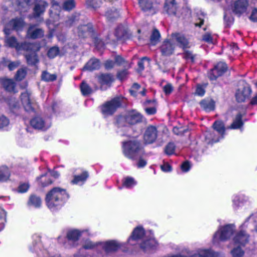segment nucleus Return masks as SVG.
I'll return each instance as SVG.
<instances>
[{"label":"nucleus","instance_id":"obj_1","mask_svg":"<svg viewBox=\"0 0 257 257\" xmlns=\"http://www.w3.org/2000/svg\"><path fill=\"white\" fill-rule=\"evenodd\" d=\"M68 198L69 195L65 189L55 187L47 194L45 199L48 207L51 210H55L62 206Z\"/></svg>","mask_w":257,"mask_h":257},{"label":"nucleus","instance_id":"obj_2","mask_svg":"<svg viewBox=\"0 0 257 257\" xmlns=\"http://www.w3.org/2000/svg\"><path fill=\"white\" fill-rule=\"evenodd\" d=\"M214 131L212 133L207 132L205 134V139L208 144L216 143L222 139L225 133V126L220 120L215 121L213 125Z\"/></svg>","mask_w":257,"mask_h":257},{"label":"nucleus","instance_id":"obj_3","mask_svg":"<svg viewBox=\"0 0 257 257\" xmlns=\"http://www.w3.org/2000/svg\"><path fill=\"white\" fill-rule=\"evenodd\" d=\"M123 153L125 157L134 159L141 152L142 146L136 140H130L123 143Z\"/></svg>","mask_w":257,"mask_h":257},{"label":"nucleus","instance_id":"obj_4","mask_svg":"<svg viewBox=\"0 0 257 257\" xmlns=\"http://www.w3.org/2000/svg\"><path fill=\"white\" fill-rule=\"evenodd\" d=\"M235 229V226L233 224H227L220 227L214 234L213 243L218 244L220 241L227 240L233 234Z\"/></svg>","mask_w":257,"mask_h":257},{"label":"nucleus","instance_id":"obj_5","mask_svg":"<svg viewBox=\"0 0 257 257\" xmlns=\"http://www.w3.org/2000/svg\"><path fill=\"white\" fill-rule=\"evenodd\" d=\"M142 115L135 111L128 112L125 116H119L117 117L116 122L118 126H123L126 124H135L142 121Z\"/></svg>","mask_w":257,"mask_h":257},{"label":"nucleus","instance_id":"obj_6","mask_svg":"<svg viewBox=\"0 0 257 257\" xmlns=\"http://www.w3.org/2000/svg\"><path fill=\"white\" fill-rule=\"evenodd\" d=\"M123 101L122 97H116L104 104L101 107V111L105 115L112 114L116 109L120 107Z\"/></svg>","mask_w":257,"mask_h":257},{"label":"nucleus","instance_id":"obj_7","mask_svg":"<svg viewBox=\"0 0 257 257\" xmlns=\"http://www.w3.org/2000/svg\"><path fill=\"white\" fill-rule=\"evenodd\" d=\"M251 93V89L249 85L244 81H241L235 93L236 99L238 102H244L249 98Z\"/></svg>","mask_w":257,"mask_h":257},{"label":"nucleus","instance_id":"obj_8","mask_svg":"<svg viewBox=\"0 0 257 257\" xmlns=\"http://www.w3.org/2000/svg\"><path fill=\"white\" fill-rule=\"evenodd\" d=\"M30 123L35 129L46 131L51 126V121L49 117L38 116L32 119Z\"/></svg>","mask_w":257,"mask_h":257},{"label":"nucleus","instance_id":"obj_9","mask_svg":"<svg viewBox=\"0 0 257 257\" xmlns=\"http://www.w3.org/2000/svg\"><path fill=\"white\" fill-rule=\"evenodd\" d=\"M5 45L11 48H14L18 51L21 50H27L30 48H32V43L26 42L19 43L14 37H7L5 39Z\"/></svg>","mask_w":257,"mask_h":257},{"label":"nucleus","instance_id":"obj_10","mask_svg":"<svg viewBox=\"0 0 257 257\" xmlns=\"http://www.w3.org/2000/svg\"><path fill=\"white\" fill-rule=\"evenodd\" d=\"M249 6L248 0H237L232 4V12L235 14L240 16L246 12Z\"/></svg>","mask_w":257,"mask_h":257},{"label":"nucleus","instance_id":"obj_11","mask_svg":"<svg viewBox=\"0 0 257 257\" xmlns=\"http://www.w3.org/2000/svg\"><path fill=\"white\" fill-rule=\"evenodd\" d=\"M158 131L157 128L154 126H148L145 131L144 139L147 144H152L157 139Z\"/></svg>","mask_w":257,"mask_h":257},{"label":"nucleus","instance_id":"obj_12","mask_svg":"<svg viewBox=\"0 0 257 257\" xmlns=\"http://www.w3.org/2000/svg\"><path fill=\"white\" fill-rule=\"evenodd\" d=\"M145 230L141 227H137L133 231L132 235L127 240L128 243L131 245H135L139 240L145 237Z\"/></svg>","mask_w":257,"mask_h":257},{"label":"nucleus","instance_id":"obj_13","mask_svg":"<svg viewBox=\"0 0 257 257\" xmlns=\"http://www.w3.org/2000/svg\"><path fill=\"white\" fill-rule=\"evenodd\" d=\"M164 11L169 15L180 17L181 15L177 10V6L175 0H166Z\"/></svg>","mask_w":257,"mask_h":257},{"label":"nucleus","instance_id":"obj_14","mask_svg":"<svg viewBox=\"0 0 257 257\" xmlns=\"http://www.w3.org/2000/svg\"><path fill=\"white\" fill-rule=\"evenodd\" d=\"M106 252L115 251L120 248L124 245V243H120L116 240H110L104 242H98Z\"/></svg>","mask_w":257,"mask_h":257},{"label":"nucleus","instance_id":"obj_15","mask_svg":"<svg viewBox=\"0 0 257 257\" xmlns=\"http://www.w3.org/2000/svg\"><path fill=\"white\" fill-rule=\"evenodd\" d=\"M171 37L172 41L176 42L178 45L183 49L190 48L191 46L188 40L185 36L182 34L173 33L171 35Z\"/></svg>","mask_w":257,"mask_h":257},{"label":"nucleus","instance_id":"obj_16","mask_svg":"<svg viewBox=\"0 0 257 257\" xmlns=\"http://www.w3.org/2000/svg\"><path fill=\"white\" fill-rule=\"evenodd\" d=\"M227 69V66L225 63H218L209 74L210 80H215L216 78L221 75Z\"/></svg>","mask_w":257,"mask_h":257},{"label":"nucleus","instance_id":"obj_17","mask_svg":"<svg viewBox=\"0 0 257 257\" xmlns=\"http://www.w3.org/2000/svg\"><path fill=\"white\" fill-rule=\"evenodd\" d=\"M31 94L28 91L21 94V100L26 111L30 112L34 110V103L31 99Z\"/></svg>","mask_w":257,"mask_h":257},{"label":"nucleus","instance_id":"obj_18","mask_svg":"<svg viewBox=\"0 0 257 257\" xmlns=\"http://www.w3.org/2000/svg\"><path fill=\"white\" fill-rule=\"evenodd\" d=\"M234 244L238 246L245 245L249 240V235L242 230L237 233L233 239Z\"/></svg>","mask_w":257,"mask_h":257},{"label":"nucleus","instance_id":"obj_19","mask_svg":"<svg viewBox=\"0 0 257 257\" xmlns=\"http://www.w3.org/2000/svg\"><path fill=\"white\" fill-rule=\"evenodd\" d=\"M141 9L144 12L150 11L152 14L156 13L155 0H138Z\"/></svg>","mask_w":257,"mask_h":257},{"label":"nucleus","instance_id":"obj_20","mask_svg":"<svg viewBox=\"0 0 257 257\" xmlns=\"http://www.w3.org/2000/svg\"><path fill=\"white\" fill-rule=\"evenodd\" d=\"M219 254L211 249L199 248L190 257H218Z\"/></svg>","mask_w":257,"mask_h":257},{"label":"nucleus","instance_id":"obj_21","mask_svg":"<svg viewBox=\"0 0 257 257\" xmlns=\"http://www.w3.org/2000/svg\"><path fill=\"white\" fill-rule=\"evenodd\" d=\"M174 48L175 45L173 43L172 39L171 40H167L163 42L161 47V51L162 55L168 56L173 53Z\"/></svg>","mask_w":257,"mask_h":257},{"label":"nucleus","instance_id":"obj_22","mask_svg":"<svg viewBox=\"0 0 257 257\" xmlns=\"http://www.w3.org/2000/svg\"><path fill=\"white\" fill-rule=\"evenodd\" d=\"M44 31L40 28H36L34 26H31L27 31V37L33 39L40 38L44 36Z\"/></svg>","mask_w":257,"mask_h":257},{"label":"nucleus","instance_id":"obj_23","mask_svg":"<svg viewBox=\"0 0 257 257\" xmlns=\"http://www.w3.org/2000/svg\"><path fill=\"white\" fill-rule=\"evenodd\" d=\"M201 107L206 112L212 111L215 108V102L210 98H206L200 102Z\"/></svg>","mask_w":257,"mask_h":257},{"label":"nucleus","instance_id":"obj_24","mask_svg":"<svg viewBox=\"0 0 257 257\" xmlns=\"http://www.w3.org/2000/svg\"><path fill=\"white\" fill-rule=\"evenodd\" d=\"M97 79L101 86H110L114 80L113 76L110 74H101L97 76Z\"/></svg>","mask_w":257,"mask_h":257},{"label":"nucleus","instance_id":"obj_25","mask_svg":"<svg viewBox=\"0 0 257 257\" xmlns=\"http://www.w3.org/2000/svg\"><path fill=\"white\" fill-rule=\"evenodd\" d=\"M32 44L34 45L33 47L31 48H29V49L27 50H30V53L26 54L25 57L28 64L34 65L38 62V58L35 52L36 50L34 49L35 45L34 44ZM36 50H38V49H36Z\"/></svg>","mask_w":257,"mask_h":257},{"label":"nucleus","instance_id":"obj_26","mask_svg":"<svg viewBox=\"0 0 257 257\" xmlns=\"http://www.w3.org/2000/svg\"><path fill=\"white\" fill-rule=\"evenodd\" d=\"M100 63L97 59H91L84 66L83 70L93 71L99 68Z\"/></svg>","mask_w":257,"mask_h":257},{"label":"nucleus","instance_id":"obj_27","mask_svg":"<svg viewBox=\"0 0 257 257\" xmlns=\"http://www.w3.org/2000/svg\"><path fill=\"white\" fill-rule=\"evenodd\" d=\"M243 114L239 113L234 117L232 124L229 126L230 129H240L243 125V122L242 120Z\"/></svg>","mask_w":257,"mask_h":257},{"label":"nucleus","instance_id":"obj_28","mask_svg":"<svg viewBox=\"0 0 257 257\" xmlns=\"http://www.w3.org/2000/svg\"><path fill=\"white\" fill-rule=\"evenodd\" d=\"M87 231V230H82L81 231L77 229L70 230L68 231L67 237L70 240L76 241L82 233Z\"/></svg>","mask_w":257,"mask_h":257},{"label":"nucleus","instance_id":"obj_29","mask_svg":"<svg viewBox=\"0 0 257 257\" xmlns=\"http://www.w3.org/2000/svg\"><path fill=\"white\" fill-rule=\"evenodd\" d=\"M2 82L6 90L14 93L17 91L16 90V84L13 80L5 78L2 80Z\"/></svg>","mask_w":257,"mask_h":257},{"label":"nucleus","instance_id":"obj_30","mask_svg":"<svg viewBox=\"0 0 257 257\" xmlns=\"http://www.w3.org/2000/svg\"><path fill=\"white\" fill-rule=\"evenodd\" d=\"M157 244V241L153 238L150 237L148 239L144 240L143 242L141 244V247L147 251L155 247Z\"/></svg>","mask_w":257,"mask_h":257},{"label":"nucleus","instance_id":"obj_31","mask_svg":"<svg viewBox=\"0 0 257 257\" xmlns=\"http://www.w3.org/2000/svg\"><path fill=\"white\" fill-rule=\"evenodd\" d=\"M25 23L22 18L15 19L11 21L9 26L13 29L17 31L20 30L24 26Z\"/></svg>","mask_w":257,"mask_h":257},{"label":"nucleus","instance_id":"obj_32","mask_svg":"<svg viewBox=\"0 0 257 257\" xmlns=\"http://www.w3.org/2000/svg\"><path fill=\"white\" fill-rule=\"evenodd\" d=\"M48 6L47 3L43 1H39L34 8V14L36 16H39L44 13L46 8Z\"/></svg>","mask_w":257,"mask_h":257},{"label":"nucleus","instance_id":"obj_33","mask_svg":"<svg viewBox=\"0 0 257 257\" xmlns=\"http://www.w3.org/2000/svg\"><path fill=\"white\" fill-rule=\"evenodd\" d=\"M88 177V173L86 171L83 172L79 175H75L71 182L75 184H82Z\"/></svg>","mask_w":257,"mask_h":257},{"label":"nucleus","instance_id":"obj_34","mask_svg":"<svg viewBox=\"0 0 257 257\" xmlns=\"http://www.w3.org/2000/svg\"><path fill=\"white\" fill-rule=\"evenodd\" d=\"M41 204L42 201L40 198L34 195L30 196L28 202V205L29 206H33L35 208L40 207L41 205Z\"/></svg>","mask_w":257,"mask_h":257},{"label":"nucleus","instance_id":"obj_35","mask_svg":"<svg viewBox=\"0 0 257 257\" xmlns=\"http://www.w3.org/2000/svg\"><path fill=\"white\" fill-rule=\"evenodd\" d=\"M10 173L9 169L7 167H0V182H5L10 177Z\"/></svg>","mask_w":257,"mask_h":257},{"label":"nucleus","instance_id":"obj_36","mask_svg":"<svg viewBox=\"0 0 257 257\" xmlns=\"http://www.w3.org/2000/svg\"><path fill=\"white\" fill-rule=\"evenodd\" d=\"M76 31L79 37H84L87 33L91 32V29L88 25H82L77 28Z\"/></svg>","mask_w":257,"mask_h":257},{"label":"nucleus","instance_id":"obj_37","mask_svg":"<svg viewBox=\"0 0 257 257\" xmlns=\"http://www.w3.org/2000/svg\"><path fill=\"white\" fill-rule=\"evenodd\" d=\"M137 182L133 178L127 177L123 179L122 185L123 187L130 189L135 186Z\"/></svg>","mask_w":257,"mask_h":257},{"label":"nucleus","instance_id":"obj_38","mask_svg":"<svg viewBox=\"0 0 257 257\" xmlns=\"http://www.w3.org/2000/svg\"><path fill=\"white\" fill-rule=\"evenodd\" d=\"M126 31L122 26H119L116 29L115 35L118 39L124 38L126 35Z\"/></svg>","mask_w":257,"mask_h":257},{"label":"nucleus","instance_id":"obj_39","mask_svg":"<svg viewBox=\"0 0 257 257\" xmlns=\"http://www.w3.org/2000/svg\"><path fill=\"white\" fill-rule=\"evenodd\" d=\"M106 17L109 20H112L118 18L119 16V12L115 9L108 10L106 13Z\"/></svg>","mask_w":257,"mask_h":257},{"label":"nucleus","instance_id":"obj_40","mask_svg":"<svg viewBox=\"0 0 257 257\" xmlns=\"http://www.w3.org/2000/svg\"><path fill=\"white\" fill-rule=\"evenodd\" d=\"M81 93L83 95H87L92 92L91 88L85 82H82L80 85Z\"/></svg>","mask_w":257,"mask_h":257},{"label":"nucleus","instance_id":"obj_41","mask_svg":"<svg viewBox=\"0 0 257 257\" xmlns=\"http://www.w3.org/2000/svg\"><path fill=\"white\" fill-rule=\"evenodd\" d=\"M160 38V34L159 32L157 30L155 29L151 36V43L153 45H156L159 41Z\"/></svg>","mask_w":257,"mask_h":257},{"label":"nucleus","instance_id":"obj_42","mask_svg":"<svg viewBox=\"0 0 257 257\" xmlns=\"http://www.w3.org/2000/svg\"><path fill=\"white\" fill-rule=\"evenodd\" d=\"M42 79L45 81H52L56 79V75L44 71L42 74Z\"/></svg>","mask_w":257,"mask_h":257},{"label":"nucleus","instance_id":"obj_43","mask_svg":"<svg viewBox=\"0 0 257 257\" xmlns=\"http://www.w3.org/2000/svg\"><path fill=\"white\" fill-rule=\"evenodd\" d=\"M6 222V212L2 208H0V231L5 227Z\"/></svg>","mask_w":257,"mask_h":257},{"label":"nucleus","instance_id":"obj_44","mask_svg":"<svg viewBox=\"0 0 257 257\" xmlns=\"http://www.w3.org/2000/svg\"><path fill=\"white\" fill-rule=\"evenodd\" d=\"M3 63H4L5 65H8L9 69L10 71H12L15 69L17 67H18L20 64L19 62H11L10 61L5 59H4Z\"/></svg>","mask_w":257,"mask_h":257},{"label":"nucleus","instance_id":"obj_45","mask_svg":"<svg viewBox=\"0 0 257 257\" xmlns=\"http://www.w3.org/2000/svg\"><path fill=\"white\" fill-rule=\"evenodd\" d=\"M75 6L74 0H67L65 1L63 6V9L66 11H70Z\"/></svg>","mask_w":257,"mask_h":257},{"label":"nucleus","instance_id":"obj_46","mask_svg":"<svg viewBox=\"0 0 257 257\" xmlns=\"http://www.w3.org/2000/svg\"><path fill=\"white\" fill-rule=\"evenodd\" d=\"M38 179L39 183L43 187L47 186L52 183V181L50 179H48L46 181V176L45 174L41 175L40 178H38Z\"/></svg>","mask_w":257,"mask_h":257},{"label":"nucleus","instance_id":"obj_47","mask_svg":"<svg viewBox=\"0 0 257 257\" xmlns=\"http://www.w3.org/2000/svg\"><path fill=\"white\" fill-rule=\"evenodd\" d=\"M59 53V48L57 47H53L49 50L47 55L49 58H54L58 55Z\"/></svg>","mask_w":257,"mask_h":257},{"label":"nucleus","instance_id":"obj_48","mask_svg":"<svg viewBox=\"0 0 257 257\" xmlns=\"http://www.w3.org/2000/svg\"><path fill=\"white\" fill-rule=\"evenodd\" d=\"M250 221V222H257V212L254 214L250 215L245 221L244 223L241 225V227H244L247 226V222Z\"/></svg>","mask_w":257,"mask_h":257},{"label":"nucleus","instance_id":"obj_49","mask_svg":"<svg viewBox=\"0 0 257 257\" xmlns=\"http://www.w3.org/2000/svg\"><path fill=\"white\" fill-rule=\"evenodd\" d=\"M175 146L172 143H169L165 149V152L168 155H172L174 153Z\"/></svg>","mask_w":257,"mask_h":257},{"label":"nucleus","instance_id":"obj_50","mask_svg":"<svg viewBox=\"0 0 257 257\" xmlns=\"http://www.w3.org/2000/svg\"><path fill=\"white\" fill-rule=\"evenodd\" d=\"M26 75V70L22 68V69H19L17 71V73L15 75V78L17 80L20 81V80H22L23 78H24Z\"/></svg>","mask_w":257,"mask_h":257},{"label":"nucleus","instance_id":"obj_51","mask_svg":"<svg viewBox=\"0 0 257 257\" xmlns=\"http://www.w3.org/2000/svg\"><path fill=\"white\" fill-rule=\"evenodd\" d=\"M231 252L233 257H242L244 254V251L240 247L234 248Z\"/></svg>","mask_w":257,"mask_h":257},{"label":"nucleus","instance_id":"obj_52","mask_svg":"<svg viewBox=\"0 0 257 257\" xmlns=\"http://www.w3.org/2000/svg\"><path fill=\"white\" fill-rule=\"evenodd\" d=\"M23 1L22 2H20L18 4L19 7V9H20V7L24 8L26 10L25 11H27L28 8L29 7V5H30L31 4L34 3L35 0H22Z\"/></svg>","mask_w":257,"mask_h":257},{"label":"nucleus","instance_id":"obj_53","mask_svg":"<svg viewBox=\"0 0 257 257\" xmlns=\"http://www.w3.org/2000/svg\"><path fill=\"white\" fill-rule=\"evenodd\" d=\"M9 119L4 115H0V128L7 127L9 124Z\"/></svg>","mask_w":257,"mask_h":257},{"label":"nucleus","instance_id":"obj_54","mask_svg":"<svg viewBox=\"0 0 257 257\" xmlns=\"http://www.w3.org/2000/svg\"><path fill=\"white\" fill-rule=\"evenodd\" d=\"M29 187L30 185L27 183H21L18 188V192L21 193L26 192L28 190Z\"/></svg>","mask_w":257,"mask_h":257},{"label":"nucleus","instance_id":"obj_55","mask_svg":"<svg viewBox=\"0 0 257 257\" xmlns=\"http://www.w3.org/2000/svg\"><path fill=\"white\" fill-rule=\"evenodd\" d=\"M205 86H203V85H200V84H198L197 85V87H196V91H195V94H196L198 96H203L204 95L205 92Z\"/></svg>","mask_w":257,"mask_h":257},{"label":"nucleus","instance_id":"obj_56","mask_svg":"<svg viewBox=\"0 0 257 257\" xmlns=\"http://www.w3.org/2000/svg\"><path fill=\"white\" fill-rule=\"evenodd\" d=\"M101 1L100 0H87L86 4L88 6L96 8L99 6Z\"/></svg>","mask_w":257,"mask_h":257},{"label":"nucleus","instance_id":"obj_57","mask_svg":"<svg viewBox=\"0 0 257 257\" xmlns=\"http://www.w3.org/2000/svg\"><path fill=\"white\" fill-rule=\"evenodd\" d=\"M184 57L186 60H190L191 62H194L195 60V55L188 50H185L184 53Z\"/></svg>","mask_w":257,"mask_h":257},{"label":"nucleus","instance_id":"obj_58","mask_svg":"<svg viewBox=\"0 0 257 257\" xmlns=\"http://www.w3.org/2000/svg\"><path fill=\"white\" fill-rule=\"evenodd\" d=\"M205 18V15L203 13H201L200 15L198 16L196 22H195V26L200 27L204 23Z\"/></svg>","mask_w":257,"mask_h":257},{"label":"nucleus","instance_id":"obj_59","mask_svg":"<svg viewBox=\"0 0 257 257\" xmlns=\"http://www.w3.org/2000/svg\"><path fill=\"white\" fill-rule=\"evenodd\" d=\"M61 9V7L58 5L57 3L53 2L52 9L50 10L51 13L52 14L53 12L54 11V13L55 14L58 15L57 14V12H59Z\"/></svg>","mask_w":257,"mask_h":257},{"label":"nucleus","instance_id":"obj_60","mask_svg":"<svg viewBox=\"0 0 257 257\" xmlns=\"http://www.w3.org/2000/svg\"><path fill=\"white\" fill-rule=\"evenodd\" d=\"M163 90L166 94H170L173 91V86L171 84L168 83L163 87Z\"/></svg>","mask_w":257,"mask_h":257},{"label":"nucleus","instance_id":"obj_61","mask_svg":"<svg viewBox=\"0 0 257 257\" xmlns=\"http://www.w3.org/2000/svg\"><path fill=\"white\" fill-rule=\"evenodd\" d=\"M98 243L97 244H95L91 242L90 240H87L85 242V244L83 245V247L85 249H91L95 246L96 245H98Z\"/></svg>","mask_w":257,"mask_h":257},{"label":"nucleus","instance_id":"obj_62","mask_svg":"<svg viewBox=\"0 0 257 257\" xmlns=\"http://www.w3.org/2000/svg\"><path fill=\"white\" fill-rule=\"evenodd\" d=\"M44 257H60L57 253H54L50 250H45L44 252Z\"/></svg>","mask_w":257,"mask_h":257},{"label":"nucleus","instance_id":"obj_63","mask_svg":"<svg viewBox=\"0 0 257 257\" xmlns=\"http://www.w3.org/2000/svg\"><path fill=\"white\" fill-rule=\"evenodd\" d=\"M190 165L188 162H185L181 165V169L183 171L188 172L190 169Z\"/></svg>","mask_w":257,"mask_h":257},{"label":"nucleus","instance_id":"obj_64","mask_svg":"<svg viewBox=\"0 0 257 257\" xmlns=\"http://www.w3.org/2000/svg\"><path fill=\"white\" fill-rule=\"evenodd\" d=\"M250 19L253 22H257V10L254 9L251 12L250 16Z\"/></svg>","mask_w":257,"mask_h":257}]
</instances>
